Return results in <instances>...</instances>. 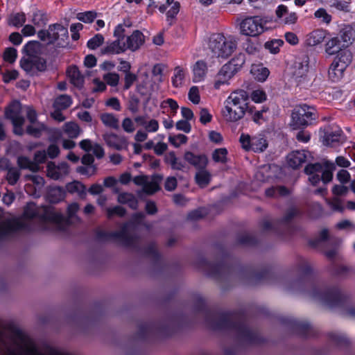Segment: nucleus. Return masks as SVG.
Masks as SVG:
<instances>
[{
	"instance_id": "obj_1",
	"label": "nucleus",
	"mask_w": 355,
	"mask_h": 355,
	"mask_svg": "<svg viewBox=\"0 0 355 355\" xmlns=\"http://www.w3.org/2000/svg\"><path fill=\"white\" fill-rule=\"evenodd\" d=\"M248 109V94L243 89L232 92L224 101L223 118L229 122L241 120Z\"/></svg>"
},
{
	"instance_id": "obj_2",
	"label": "nucleus",
	"mask_w": 355,
	"mask_h": 355,
	"mask_svg": "<svg viewBox=\"0 0 355 355\" xmlns=\"http://www.w3.org/2000/svg\"><path fill=\"white\" fill-rule=\"evenodd\" d=\"M37 215L40 216L41 221L46 224L44 228H49V225H51L56 229L62 230L66 223L62 215L53 208L42 207L39 209L34 203H28L24 209V218H32Z\"/></svg>"
},
{
	"instance_id": "obj_3",
	"label": "nucleus",
	"mask_w": 355,
	"mask_h": 355,
	"mask_svg": "<svg viewBox=\"0 0 355 355\" xmlns=\"http://www.w3.org/2000/svg\"><path fill=\"white\" fill-rule=\"evenodd\" d=\"M273 18L269 16H248L239 24V33L241 35L249 37H257L265 32L271 30L270 24Z\"/></svg>"
},
{
	"instance_id": "obj_4",
	"label": "nucleus",
	"mask_w": 355,
	"mask_h": 355,
	"mask_svg": "<svg viewBox=\"0 0 355 355\" xmlns=\"http://www.w3.org/2000/svg\"><path fill=\"white\" fill-rule=\"evenodd\" d=\"M26 113L30 123L37 122L35 111L31 107H23L18 101L13 102L6 110V116L10 119L13 125L15 134L21 135L24 133L23 125L24 119L23 114Z\"/></svg>"
},
{
	"instance_id": "obj_5",
	"label": "nucleus",
	"mask_w": 355,
	"mask_h": 355,
	"mask_svg": "<svg viewBox=\"0 0 355 355\" xmlns=\"http://www.w3.org/2000/svg\"><path fill=\"white\" fill-rule=\"evenodd\" d=\"M244 62L243 55H239L223 64L214 76V89L219 90L230 85L232 79L240 71Z\"/></svg>"
},
{
	"instance_id": "obj_6",
	"label": "nucleus",
	"mask_w": 355,
	"mask_h": 355,
	"mask_svg": "<svg viewBox=\"0 0 355 355\" xmlns=\"http://www.w3.org/2000/svg\"><path fill=\"white\" fill-rule=\"evenodd\" d=\"M237 42L231 35L214 33L209 40V49L217 58H227L236 49Z\"/></svg>"
},
{
	"instance_id": "obj_7",
	"label": "nucleus",
	"mask_w": 355,
	"mask_h": 355,
	"mask_svg": "<svg viewBox=\"0 0 355 355\" xmlns=\"http://www.w3.org/2000/svg\"><path fill=\"white\" fill-rule=\"evenodd\" d=\"M336 168V166L332 162H325L324 166L316 163L308 164L304 171L309 175V180L313 185H316L322 181L324 184L329 183L333 178L332 172Z\"/></svg>"
},
{
	"instance_id": "obj_8",
	"label": "nucleus",
	"mask_w": 355,
	"mask_h": 355,
	"mask_svg": "<svg viewBox=\"0 0 355 355\" xmlns=\"http://www.w3.org/2000/svg\"><path fill=\"white\" fill-rule=\"evenodd\" d=\"M157 8L162 13L166 11V19L171 23L180 11V3L174 0H149L147 13L153 15Z\"/></svg>"
},
{
	"instance_id": "obj_9",
	"label": "nucleus",
	"mask_w": 355,
	"mask_h": 355,
	"mask_svg": "<svg viewBox=\"0 0 355 355\" xmlns=\"http://www.w3.org/2000/svg\"><path fill=\"white\" fill-rule=\"evenodd\" d=\"M239 141L241 146L245 150L261 153L268 147V143L261 135L250 137L248 134H241Z\"/></svg>"
},
{
	"instance_id": "obj_10",
	"label": "nucleus",
	"mask_w": 355,
	"mask_h": 355,
	"mask_svg": "<svg viewBox=\"0 0 355 355\" xmlns=\"http://www.w3.org/2000/svg\"><path fill=\"white\" fill-rule=\"evenodd\" d=\"M314 109L306 105L296 107L291 115V125L299 128L307 125L313 119Z\"/></svg>"
},
{
	"instance_id": "obj_11",
	"label": "nucleus",
	"mask_w": 355,
	"mask_h": 355,
	"mask_svg": "<svg viewBox=\"0 0 355 355\" xmlns=\"http://www.w3.org/2000/svg\"><path fill=\"white\" fill-rule=\"evenodd\" d=\"M8 215L0 209V239L24 227L20 218H10Z\"/></svg>"
},
{
	"instance_id": "obj_12",
	"label": "nucleus",
	"mask_w": 355,
	"mask_h": 355,
	"mask_svg": "<svg viewBox=\"0 0 355 355\" xmlns=\"http://www.w3.org/2000/svg\"><path fill=\"white\" fill-rule=\"evenodd\" d=\"M160 181L161 178L157 175H139L133 179V182L137 185L142 186L143 191L148 194H152L159 189Z\"/></svg>"
},
{
	"instance_id": "obj_13",
	"label": "nucleus",
	"mask_w": 355,
	"mask_h": 355,
	"mask_svg": "<svg viewBox=\"0 0 355 355\" xmlns=\"http://www.w3.org/2000/svg\"><path fill=\"white\" fill-rule=\"evenodd\" d=\"M69 172L70 167L65 162H61L58 164L53 162H49L46 165L47 176L55 180L64 178Z\"/></svg>"
},
{
	"instance_id": "obj_14",
	"label": "nucleus",
	"mask_w": 355,
	"mask_h": 355,
	"mask_svg": "<svg viewBox=\"0 0 355 355\" xmlns=\"http://www.w3.org/2000/svg\"><path fill=\"white\" fill-rule=\"evenodd\" d=\"M21 67L28 74L34 75L38 71L46 69L45 61L40 58H24L20 61Z\"/></svg>"
},
{
	"instance_id": "obj_15",
	"label": "nucleus",
	"mask_w": 355,
	"mask_h": 355,
	"mask_svg": "<svg viewBox=\"0 0 355 355\" xmlns=\"http://www.w3.org/2000/svg\"><path fill=\"white\" fill-rule=\"evenodd\" d=\"M103 139L109 146L116 150H121L128 148V141L125 137L114 133H107L103 135Z\"/></svg>"
},
{
	"instance_id": "obj_16",
	"label": "nucleus",
	"mask_w": 355,
	"mask_h": 355,
	"mask_svg": "<svg viewBox=\"0 0 355 355\" xmlns=\"http://www.w3.org/2000/svg\"><path fill=\"white\" fill-rule=\"evenodd\" d=\"M127 49L125 37L116 38L114 41L107 42L106 46L102 49L104 54H120L125 52Z\"/></svg>"
},
{
	"instance_id": "obj_17",
	"label": "nucleus",
	"mask_w": 355,
	"mask_h": 355,
	"mask_svg": "<svg viewBox=\"0 0 355 355\" xmlns=\"http://www.w3.org/2000/svg\"><path fill=\"white\" fill-rule=\"evenodd\" d=\"M341 130H337L334 132L324 130L321 135V141L326 146H334L337 144L342 142L343 139Z\"/></svg>"
},
{
	"instance_id": "obj_18",
	"label": "nucleus",
	"mask_w": 355,
	"mask_h": 355,
	"mask_svg": "<svg viewBox=\"0 0 355 355\" xmlns=\"http://www.w3.org/2000/svg\"><path fill=\"white\" fill-rule=\"evenodd\" d=\"M49 43L57 40L64 41L68 37V30L60 24H54L49 28Z\"/></svg>"
},
{
	"instance_id": "obj_19",
	"label": "nucleus",
	"mask_w": 355,
	"mask_h": 355,
	"mask_svg": "<svg viewBox=\"0 0 355 355\" xmlns=\"http://www.w3.org/2000/svg\"><path fill=\"white\" fill-rule=\"evenodd\" d=\"M137 89L141 95L149 94L153 91L154 85L147 72L145 71L140 73Z\"/></svg>"
},
{
	"instance_id": "obj_20",
	"label": "nucleus",
	"mask_w": 355,
	"mask_h": 355,
	"mask_svg": "<svg viewBox=\"0 0 355 355\" xmlns=\"http://www.w3.org/2000/svg\"><path fill=\"white\" fill-rule=\"evenodd\" d=\"M127 49L135 51L144 42V36L139 31H135L130 36L125 37Z\"/></svg>"
},
{
	"instance_id": "obj_21",
	"label": "nucleus",
	"mask_w": 355,
	"mask_h": 355,
	"mask_svg": "<svg viewBox=\"0 0 355 355\" xmlns=\"http://www.w3.org/2000/svg\"><path fill=\"white\" fill-rule=\"evenodd\" d=\"M184 158L199 170L205 168L208 163L207 157L205 155H195L191 152H186Z\"/></svg>"
},
{
	"instance_id": "obj_22",
	"label": "nucleus",
	"mask_w": 355,
	"mask_h": 355,
	"mask_svg": "<svg viewBox=\"0 0 355 355\" xmlns=\"http://www.w3.org/2000/svg\"><path fill=\"white\" fill-rule=\"evenodd\" d=\"M327 34L323 29L314 30L306 36V44L309 46H318L323 42Z\"/></svg>"
},
{
	"instance_id": "obj_23",
	"label": "nucleus",
	"mask_w": 355,
	"mask_h": 355,
	"mask_svg": "<svg viewBox=\"0 0 355 355\" xmlns=\"http://www.w3.org/2000/svg\"><path fill=\"white\" fill-rule=\"evenodd\" d=\"M307 158V153L304 150H296L291 153L287 156V162L288 165L296 168L301 166Z\"/></svg>"
},
{
	"instance_id": "obj_24",
	"label": "nucleus",
	"mask_w": 355,
	"mask_h": 355,
	"mask_svg": "<svg viewBox=\"0 0 355 355\" xmlns=\"http://www.w3.org/2000/svg\"><path fill=\"white\" fill-rule=\"evenodd\" d=\"M345 70L346 67L338 64L337 61H333L328 71L329 79L335 83L340 81L344 77Z\"/></svg>"
},
{
	"instance_id": "obj_25",
	"label": "nucleus",
	"mask_w": 355,
	"mask_h": 355,
	"mask_svg": "<svg viewBox=\"0 0 355 355\" xmlns=\"http://www.w3.org/2000/svg\"><path fill=\"white\" fill-rule=\"evenodd\" d=\"M342 46L347 48L355 40V31L351 26H345L340 32Z\"/></svg>"
},
{
	"instance_id": "obj_26",
	"label": "nucleus",
	"mask_w": 355,
	"mask_h": 355,
	"mask_svg": "<svg viewBox=\"0 0 355 355\" xmlns=\"http://www.w3.org/2000/svg\"><path fill=\"white\" fill-rule=\"evenodd\" d=\"M193 71V81L194 83H200L205 80L207 72V67L205 62L198 61L195 63L192 68Z\"/></svg>"
},
{
	"instance_id": "obj_27",
	"label": "nucleus",
	"mask_w": 355,
	"mask_h": 355,
	"mask_svg": "<svg viewBox=\"0 0 355 355\" xmlns=\"http://www.w3.org/2000/svg\"><path fill=\"white\" fill-rule=\"evenodd\" d=\"M343 48L339 37L335 36L327 41L324 45V51L329 55H334Z\"/></svg>"
},
{
	"instance_id": "obj_28",
	"label": "nucleus",
	"mask_w": 355,
	"mask_h": 355,
	"mask_svg": "<svg viewBox=\"0 0 355 355\" xmlns=\"http://www.w3.org/2000/svg\"><path fill=\"white\" fill-rule=\"evenodd\" d=\"M252 76L259 82L265 81L269 76L268 68L261 64H252L250 69Z\"/></svg>"
},
{
	"instance_id": "obj_29",
	"label": "nucleus",
	"mask_w": 355,
	"mask_h": 355,
	"mask_svg": "<svg viewBox=\"0 0 355 355\" xmlns=\"http://www.w3.org/2000/svg\"><path fill=\"white\" fill-rule=\"evenodd\" d=\"M67 75L71 83L76 87H80L83 85L84 78L80 74L78 69L75 66L69 67Z\"/></svg>"
},
{
	"instance_id": "obj_30",
	"label": "nucleus",
	"mask_w": 355,
	"mask_h": 355,
	"mask_svg": "<svg viewBox=\"0 0 355 355\" xmlns=\"http://www.w3.org/2000/svg\"><path fill=\"white\" fill-rule=\"evenodd\" d=\"M336 55H337L334 61H337L338 64L346 68L352 61V53L346 48H343Z\"/></svg>"
},
{
	"instance_id": "obj_31",
	"label": "nucleus",
	"mask_w": 355,
	"mask_h": 355,
	"mask_svg": "<svg viewBox=\"0 0 355 355\" xmlns=\"http://www.w3.org/2000/svg\"><path fill=\"white\" fill-rule=\"evenodd\" d=\"M62 132L68 137L74 139L80 135L81 130L76 123L69 121L64 124L62 127Z\"/></svg>"
},
{
	"instance_id": "obj_32",
	"label": "nucleus",
	"mask_w": 355,
	"mask_h": 355,
	"mask_svg": "<svg viewBox=\"0 0 355 355\" xmlns=\"http://www.w3.org/2000/svg\"><path fill=\"white\" fill-rule=\"evenodd\" d=\"M67 191L70 193H76L80 198L86 195L85 186L79 181H73L66 185Z\"/></svg>"
},
{
	"instance_id": "obj_33",
	"label": "nucleus",
	"mask_w": 355,
	"mask_h": 355,
	"mask_svg": "<svg viewBox=\"0 0 355 355\" xmlns=\"http://www.w3.org/2000/svg\"><path fill=\"white\" fill-rule=\"evenodd\" d=\"M186 71L180 67H176L174 69L172 76V84L175 87H180L184 84Z\"/></svg>"
},
{
	"instance_id": "obj_34",
	"label": "nucleus",
	"mask_w": 355,
	"mask_h": 355,
	"mask_svg": "<svg viewBox=\"0 0 355 355\" xmlns=\"http://www.w3.org/2000/svg\"><path fill=\"white\" fill-rule=\"evenodd\" d=\"M117 200L121 204H128V206L135 209L137 207L138 202L136 198L129 193H121L118 196Z\"/></svg>"
},
{
	"instance_id": "obj_35",
	"label": "nucleus",
	"mask_w": 355,
	"mask_h": 355,
	"mask_svg": "<svg viewBox=\"0 0 355 355\" xmlns=\"http://www.w3.org/2000/svg\"><path fill=\"white\" fill-rule=\"evenodd\" d=\"M102 123L107 127L112 129L119 128V119L112 114L103 113L100 116Z\"/></svg>"
},
{
	"instance_id": "obj_36",
	"label": "nucleus",
	"mask_w": 355,
	"mask_h": 355,
	"mask_svg": "<svg viewBox=\"0 0 355 355\" xmlns=\"http://www.w3.org/2000/svg\"><path fill=\"white\" fill-rule=\"evenodd\" d=\"M196 182L200 187H205L210 182V173L203 169L199 170L196 174Z\"/></svg>"
},
{
	"instance_id": "obj_37",
	"label": "nucleus",
	"mask_w": 355,
	"mask_h": 355,
	"mask_svg": "<svg viewBox=\"0 0 355 355\" xmlns=\"http://www.w3.org/2000/svg\"><path fill=\"white\" fill-rule=\"evenodd\" d=\"M71 98L68 95H60L57 97L53 103V107L58 110H64L71 104Z\"/></svg>"
},
{
	"instance_id": "obj_38",
	"label": "nucleus",
	"mask_w": 355,
	"mask_h": 355,
	"mask_svg": "<svg viewBox=\"0 0 355 355\" xmlns=\"http://www.w3.org/2000/svg\"><path fill=\"white\" fill-rule=\"evenodd\" d=\"M65 197V192L61 187L52 188L48 195V198L51 202H58L63 200Z\"/></svg>"
},
{
	"instance_id": "obj_39",
	"label": "nucleus",
	"mask_w": 355,
	"mask_h": 355,
	"mask_svg": "<svg viewBox=\"0 0 355 355\" xmlns=\"http://www.w3.org/2000/svg\"><path fill=\"white\" fill-rule=\"evenodd\" d=\"M17 164L21 168L29 169L33 172H36L40 169L39 166L36 164L31 162L26 157H19L17 159Z\"/></svg>"
},
{
	"instance_id": "obj_40",
	"label": "nucleus",
	"mask_w": 355,
	"mask_h": 355,
	"mask_svg": "<svg viewBox=\"0 0 355 355\" xmlns=\"http://www.w3.org/2000/svg\"><path fill=\"white\" fill-rule=\"evenodd\" d=\"M45 130V126L43 123L40 122H35L30 124L26 129V132L28 134L37 137H39L42 132Z\"/></svg>"
},
{
	"instance_id": "obj_41",
	"label": "nucleus",
	"mask_w": 355,
	"mask_h": 355,
	"mask_svg": "<svg viewBox=\"0 0 355 355\" xmlns=\"http://www.w3.org/2000/svg\"><path fill=\"white\" fill-rule=\"evenodd\" d=\"M212 159L216 162L225 163L227 160V150L225 148L216 149L212 153Z\"/></svg>"
},
{
	"instance_id": "obj_42",
	"label": "nucleus",
	"mask_w": 355,
	"mask_h": 355,
	"mask_svg": "<svg viewBox=\"0 0 355 355\" xmlns=\"http://www.w3.org/2000/svg\"><path fill=\"white\" fill-rule=\"evenodd\" d=\"M283 40L275 39L266 42L265 48L271 53L276 54L279 52V48L283 45Z\"/></svg>"
},
{
	"instance_id": "obj_43",
	"label": "nucleus",
	"mask_w": 355,
	"mask_h": 355,
	"mask_svg": "<svg viewBox=\"0 0 355 355\" xmlns=\"http://www.w3.org/2000/svg\"><path fill=\"white\" fill-rule=\"evenodd\" d=\"M308 72V64L306 63H295L294 71L293 72L295 78H302L306 75Z\"/></svg>"
},
{
	"instance_id": "obj_44",
	"label": "nucleus",
	"mask_w": 355,
	"mask_h": 355,
	"mask_svg": "<svg viewBox=\"0 0 355 355\" xmlns=\"http://www.w3.org/2000/svg\"><path fill=\"white\" fill-rule=\"evenodd\" d=\"M314 17L316 19H320L324 24H329L331 21V15H329L324 8L318 9L315 13Z\"/></svg>"
},
{
	"instance_id": "obj_45",
	"label": "nucleus",
	"mask_w": 355,
	"mask_h": 355,
	"mask_svg": "<svg viewBox=\"0 0 355 355\" xmlns=\"http://www.w3.org/2000/svg\"><path fill=\"white\" fill-rule=\"evenodd\" d=\"M26 21V16L24 13H15L10 15L9 18V24L14 26H21Z\"/></svg>"
},
{
	"instance_id": "obj_46",
	"label": "nucleus",
	"mask_w": 355,
	"mask_h": 355,
	"mask_svg": "<svg viewBox=\"0 0 355 355\" xmlns=\"http://www.w3.org/2000/svg\"><path fill=\"white\" fill-rule=\"evenodd\" d=\"M270 168L269 166H264L259 168L255 174V178L257 180L265 182L270 177Z\"/></svg>"
},
{
	"instance_id": "obj_47",
	"label": "nucleus",
	"mask_w": 355,
	"mask_h": 355,
	"mask_svg": "<svg viewBox=\"0 0 355 355\" xmlns=\"http://www.w3.org/2000/svg\"><path fill=\"white\" fill-rule=\"evenodd\" d=\"M189 100L193 104H198L200 102V90L198 87L192 86L188 93Z\"/></svg>"
},
{
	"instance_id": "obj_48",
	"label": "nucleus",
	"mask_w": 355,
	"mask_h": 355,
	"mask_svg": "<svg viewBox=\"0 0 355 355\" xmlns=\"http://www.w3.org/2000/svg\"><path fill=\"white\" fill-rule=\"evenodd\" d=\"M104 42V37L101 34H96L87 42V47L90 49H96Z\"/></svg>"
},
{
	"instance_id": "obj_49",
	"label": "nucleus",
	"mask_w": 355,
	"mask_h": 355,
	"mask_svg": "<svg viewBox=\"0 0 355 355\" xmlns=\"http://www.w3.org/2000/svg\"><path fill=\"white\" fill-rule=\"evenodd\" d=\"M168 141L175 148L180 147L181 145L184 144L187 141V137L182 134L175 136H170Z\"/></svg>"
},
{
	"instance_id": "obj_50",
	"label": "nucleus",
	"mask_w": 355,
	"mask_h": 355,
	"mask_svg": "<svg viewBox=\"0 0 355 355\" xmlns=\"http://www.w3.org/2000/svg\"><path fill=\"white\" fill-rule=\"evenodd\" d=\"M96 17V13L92 11L80 12L77 14L76 18L84 23H91Z\"/></svg>"
},
{
	"instance_id": "obj_51",
	"label": "nucleus",
	"mask_w": 355,
	"mask_h": 355,
	"mask_svg": "<svg viewBox=\"0 0 355 355\" xmlns=\"http://www.w3.org/2000/svg\"><path fill=\"white\" fill-rule=\"evenodd\" d=\"M331 6L338 10L348 12L350 11L349 3L343 0H334Z\"/></svg>"
},
{
	"instance_id": "obj_52",
	"label": "nucleus",
	"mask_w": 355,
	"mask_h": 355,
	"mask_svg": "<svg viewBox=\"0 0 355 355\" xmlns=\"http://www.w3.org/2000/svg\"><path fill=\"white\" fill-rule=\"evenodd\" d=\"M161 106L163 108L168 107L171 110V114L172 115H175L177 113V111L179 107L177 101L172 98H167L166 100L164 101L162 103Z\"/></svg>"
},
{
	"instance_id": "obj_53",
	"label": "nucleus",
	"mask_w": 355,
	"mask_h": 355,
	"mask_svg": "<svg viewBox=\"0 0 355 355\" xmlns=\"http://www.w3.org/2000/svg\"><path fill=\"white\" fill-rule=\"evenodd\" d=\"M20 173L17 168L13 167L8 168L7 173V180L9 184L12 185L15 184L17 182Z\"/></svg>"
},
{
	"instance_id": "obj_54",
	"label": "nucleus",
	"mask_w": 355,
	"mask_h": 355,
	"mask_svg": "<svg viewBox=\"0 0 355 355\" xmlns=\"http://www.w3.org/2000/svg\"><path fill=\"white\" fill-rule=\"evenodd\" d=\"M251 98L254 103H260L266 100V94L262 89H255L251 94Z\"/></svg>"
},
{
	"instance_id": "obj_55",
	"label": "nucleus",
	"mask_w": 355,
	"mask_h": 355,
	"mask_svg": "<svg viewBox=\"0 0 355 355\" xmlns=\"http://www.w3.org/2000/svg\"><path fill=\"white\" fill-rule=\"evenodd\" d=\"M103 79L107 85L115 87L119 84V76L116 73H107L103 76Z\"/></svg>"
},
{
	"instance_id": "obj_56",
	"label": "nucleus",
	"mask_w": 355,
	"mask_h": 355,
	"mask_svg": "<svg viewBox=\"0 0 355 355\" xmlns=\"http://www.w3.org/2000/svg\"><path fill=\"white\" fill-rule=\"evenodd\" d=\"M17 56V50L14 48H8L6 49L3 58L6 62L12 63L15 61Z\"/></svg>"
},
{
	"instance_id": "obj_57",
	"label": "nucleus",
	"mask_w": 355,
	"mask_h": 355,
	"mask_svg": "<svg viewBox=\"0 0 355 355\" xmlns=\"http://www.w3.org/2000/svg\"><path fill=\"white\" fill-rule=\"evenodd\" d=\"M26 179L30 180L35 185L36 189H40L44 184V180L42 177L37 175H26Z\"/></svg>"
},
{
	"instance_id": "obj_58",
	"label": "nucleus",
	"mask_w": 355,
	"mask_h": 355,
	"mask_svg": "<svg viewBox=\"0 0 355 355\" xmlns=\"http://www.w3.org/2000/svg\"><path fill=\"white\" fill-rule=\"evenodd\" d=\"M129 27L128 25L125 24H118L114 31V37L115 38H121L125 37V34L126 33V29Z\"/></svg>"
},
{
	"instance_id": "obj_59",
	"label": "nucleus",
	"mask_w": 355,
	"mask_h": 355,
	"mask_svg": "<svg viewBox=\"0 0 355 355\" xmlns=\"http://www.w3.org/2000/svg\"><path fill=\"white\" fill-rule=\"evenodd\" d=\"M106 211L108 217H112L114 215L122 216L125 214V209L120 206L107 208Z\"/></svg>"
},
{
	"instance_id": "obj_60",
	"label": "nucleus",
	"mask_w": 355,
	"mask_h": 355,
	"mask_svg": "<svg viewBox=\"0 0 355 355\" xmlns=\"http://www.w3.org/2000/svg\"><path fill=\"white\" fill-rule=\"evenodd\" d=\"M159 127V122L157 120L150 119L146 121L144 128L147 132H155L158 130Z\"/></svg>"
},
{
	"instance_id": "obj_61",
	"label": "nucleus",
	"mask_w": 355,
	"mask_h": 355,
	"mask_svg": "<svg viewBox=\"0 0 355 355\" xmlns=\"http://www.w3.org/2000/svg\"><path fill=\"white\" fill-rule=\"evenodd\" d=\"M77 172L82 174L85 175L87 176H92L94 175L96 172V168L94 166H79L76 169Z\"/></svg>"
},
{
	"instance_id": "obj_62",
	"label": "nucleus",
	"mask_w": 355,
	"mask_h": 355,
	"mask_svg": "<svg viewBox=\"0 0 355 355\" xmlns=\"http://www.w3.org/2000/svg\"><path fill=\"white\" fill-rule=\"evenodd\" d=\"M212 119V115L210 114L207 108H201L200 111V121L206 124L210 122Z\"/></svg>"
},
{
	"instance_id": "obj_63",
	"label": "nucleus",
	"mask_w": 355,
	"mask_h": 355,
	"mask_svg": "<svg viewBox=\"0 0 355 355\" xmlns=\"http://www.w3.org/2000/svg\"><path fill=\"white\" fill-rule=\"evenodd\" d=\"M122 128L123 130L128 133H132L135 130L134 122L130 118H125L123 119L122 122Z\"/></svg>"
},
{
	"instance_id": "obj_64",
	"label": "nucleus",
	"mask_w": 355,
	"mask_h": 355,
	"mask_svg": "<svg viewBox=\"0 0 355 355\" xmlns=\"http://www.w3.org/2000/svg\"><path fill=\"white\" fill-rule=\"evenodd\" d=\"M4 83H9L18 77V71L16 70L6 71L2 73Z\"/></svg>"
}]
</instances>
